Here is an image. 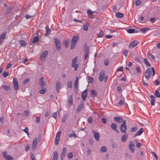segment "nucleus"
Listing matches in <instances>:
<instances>
[{"instance_id":"1","label":"nucleus","mask_w":160,"mask_h":160,"mask_svg":"<svg viewBox=\"0 0 160 160\" xmlns=\"http://www.w3.org/2000/svg\"><path fill=\"white\" fill-rule=\"evenodd\" d=\"M152 72L153 76H154L155 72L154 68L153 67L152 68V69L149 68L147 69L144 74L145 77L147 79H148L151 76Z\"/></svg>"},{"instance_id":"2","label":"nucleus","mask_w":160,"mask_h":160,"mask_svg":"<svg viewBox=\"0 0 160 160\" xmlns=\"http://www.w3.org/2000/svg\"><path fill=\"white\" fill-rule=\"evenodd\" d=\"M41 139V136L39 135L38 137H36L33 140L32 143V148L35 149L37 145V140L38 142H40Z\"/></svg>"},{"instance_id":"3","label":"nucleus","mask_w":160,"mask_h":160,"mask_svg":"<svg viewBox=\"0 0 160 160\" xmlns=\"http://www.w3.org/2000/svg\"><path fill=\"white\" fill-rule=\"evenodd\" d=\"M126 121L124 120L123 122L122 123L120 126V130L121 132L123 133H126V130L127 129V126L126 125Z\"/></svg>"},{"instance_id":"4","label":"nucleus","mask_w":160,"mask_h":160,"mask_svg":"<svg viewBox=\"0 0 160 160\" xmlns=\"http://www.w3.org/2000/svg\"><path fill=\"white\" fill-rule=\"evenodd\" d=\"M78 57H76L75 58H73L72 60V67L74 69L75 71H76L78 68V65L77 63Z\"/></svg>"},{"instance_id":"5","label":"nucleus","mask_w":160,"mask_h":160,"mask_svg":"<svg viewBox=\"0 0 160 160\" xmlns=\"http://www.w3.org/2000/svg\"><path fill=\"white\" fill-rule=\"evenodd\" d=\"M48 53V52L47 51L42 52L41 53L40 56V58L42 61L45 60L46 59L45 58L47 57Z\"/></svg>"},{"instance_id":"6","label":"nucleus","mask_w":160,"mask_h":160,"mask_svg":"<svg viewBox=\"0 0 160 160\" xmlns=\"http://www.w3.org/2000/svg\"><path fill=\"white\" fill-rule=\"evenodd\" d=\"M61 133V132L59 131L56 134V137L54 141V143L56 145H57L58 144Z\"/></svg>"},{"instance_id":"7","label":"nucleus","mask_w":160,"mask_h":160,"mask_svg":"<svg viewBox=\"0 0 160 160\" xmlns=\"http://www.w3.org/2000/svg\"><path fill=\"white\" fill-rule=\"evenodd\" d=\"M138 43V41L134 40L130 43L128 46L129 48L131 49H132L135 47L137 45Z\"/></svg>"},{"instance_id":"8","label":"nucleus","mask_w":160,"mask_h":160,"mask_svg":"<svg viewBox=\"0 0 160 160\" xmlns=\"http://www.w3.org/2000/svg\"><path fill=\"white\" fill-rule=\"evenodd\" d=\"M135 146L132 141L129 142V148L132 153H133L134 151Z\"/></svg>"},{"instance_id":"9","label":"nucleus","mask_w":160,"mask_h":160,"mask_svg":"<svg viewBox=\"0 0 160 160\" xmlns=\"http://www.w3.org/2000/svg\"><path fill=\"white\" fill-rule=\"evenodd\" d=\"M13 83L15 89L16 90H18V85L16 78L15 77L13 78Z\"/></svg>"},{"instance_id":"10","label":"nucleus","mask_w":160,"mask_h":160,"mask_svg":"<svg viewBox=\"0 0 160 160\" xmlns=\"http://www.w3.org/2000/svg\"><path fill=\"white\" fill-rule=\"evenodd\" d=\"M105 72L104 70H102L100 73L99 77V80L100 81H102L105 77Z\"/></svg>"},{"instance_id":"11","label":"nucleus","mask_w":160,"mask_h":160,"mask_svg":"<svg viewBox=\"0 0 160 160\" xmlns=\"http://www.w3.org/2000/svg\"><path fill=\"white\" fill-rule=\"evenodd\" d=\"M73 99L72 97V95H69L68 97V106H70L72 105L73 104Z\"/></svg>"},{"instance_id":"12","label":"nucleus","mask_w":160,"mask_h":160,"mask_svg":"<svg viewBox=\"0 0 160 160\" xmlns=\"http://www.w3.org/2000/svg\"><path fill=\"white\" fill-rule=\"evenodd\" d=\"M61 86V83L57 81L56 82V91L57 92L59 91V89Z\"/></svg>"},{"instance_id":"13","label":"nucleus","mask_w":160,"mask_h":160,"mask_svg":"<svg viewBox=\"0 0 160 160\" xmlns=\"http://www.w3.org/2000/svg\"><path fill=\"white\" fill-rule=\"evenodd\" d=\"M87 89L84 90L82 94V98L83 100H85L87 96Z\"/></svg>"},{"instance_id":"14","label":"nucleus","mask_w":160,"mask_h":160,"mask_svg":"<svg viewBox=\"0 0 160 160\" xmlns=\"http://www.w3.org/2000/svg\"><path fill=\"white\" fill-rule=\"evenodd\" d=\"M66 152L67 148H64L62 149V153L61 155V158L62 160L63 159Z\"/></svg>"},{"instance_id":"15","label":"nucleus","mask_w":160,"mask_h":160,"mask_svg":"<svg viewBox=\"0 0 160 160\" xmlns=\"http://www.w3.org/2000/svg\"><path fill=\"white\" fill-rule=\"evenodd\" d=\"M93 133L94 134V137L97 141L99 140V134L98 132H96L94 131H92Z\"/></svg>"},{"instance_id":"16","label":"nucleus","mask_w":160,"mask_h":160,"mask_svg":"<svg viewBox=\"0 0 160 160\" xmlns=\"http://www.w3.org/2000/svg\"><path fill=\"white\" fill-rule=\"evenodd\" d=\"M84 106V105L82 103L81 104L78 105L76 109L77 113L79 112L83 108Z\"/></svg>"},{"instance_id":"17","label":"nucleus","mask_w":160,"mask_h":160,"mask_svg":"<svg viewBox=\"0 0 160 160\" xmlns=\"http://www.w3.org/2000/svg\"><path fill=\"white\" fill-rule=\"evenodd\" d=\"M114 119L115 121L118 123H121L123 122L122 118L120 117H114Z\"/></svg>"},{"instance_id":"18","label":"nucleus","mask_w":160,"mask_h":160,"mask_svg":"<svg viewBox=\"0 0 160 160\" xmlns=\"http://www.w3.org/2000/svg\"><path fill=\"white\" fill-rule=\"evenodd\" d=\"M150 97L151 99L150 102L152 106L154 105L155 101V97L152 95H150Z\"/></svg>"},{"instance_id":"19","label":"nucleus","mask_w":160,"mask_h":160,"mask_svg":"<svg viewBox=\"0 0 160 160\" xmlns=\"http://www.w3.org/2000/svg\"><path fill=\"white\" fill-rule=\"evenodd\" d=\"M144 130L142 128H141L134 135V137H136V136H139L141 135L142 133L143 132Z\"/></svg>"},{"instance_id":"20","label":"nucleus","mask_w":160,"mask_h":160,"mask_svg":"<svg viewBox=\"0 0 160 160\" xmlns=\"http://www.w3.org/2000/svg\"><path fill=\"white\" fill-rule=\"evenodd\" d=\"M79 36L78 35L74 36L72 38L71 41L73 42L77 43V42L79 39Z\"/></svg>"},{"instance_id":"21","label":"nucleus","mask_w":160,"mask_h":160,"mask_svg":"<svg viewBox=\"0 0 160 160\" xmlns=\"http://www.w3.org/2000/svg\"><path fill=\"white\" fill-rule=\"evenodd\" d=\"M111 127L113 130L115 131L118 133V130L117 129V125L116 124L112 123L111 125Z\"/></svg>"},{"instance_id":"22","label":"nucleus","mask_w":160,"mask_h":160,"mask_svg":"<svg viewBox=\"0 0 160 160\" xmlns=\"http://www.w3.org/2000/svg\"><path fill=\"white\" fill-rule=\"evenodd\" d=\"M78 77H77L74 82V87L76 89L78 88Z\"/></svg>"},{"instance_id":"23","label":"nucleus","mask_w":160,"mask_h":160,"mask_svg":"<svg viewBox=\"0 0 160 160\" xmlns=\"http://www.w3.org/2000/svg\"><path fill=\"white\" fill-rule=\"evenodd\" d=\"M128 136L127 134H125L123 135L121 138L122 141L123 142H125L126 141V139L128 138Z\"/></svg>"},{"instance_id":"24","label":"nucleus","mask_w":160,"mask_h":160,"mask_svg":"<svg viewBox=\"0 0 160 160\" xmlns=\"http://www.w3.org/2000/svg\"><path fill=\"white\" fill-rule=\"evenodd\" d=\"M43 80V78L42 77H41L39 80V84L41 87H42L44 85Z\"/></svg>"},{"instance_id":"25","label":"nucleus","mask_w":160,"mask_h":160,"mask_svg":"<svg viewBox=\"0 0 160 160\" xmlns=\"http://www.w3.org/2000/svg\"><path fill=\"white\" fill-rule=\"evenodd\" d=\"M58 152L57 151H55L53 153V156L52 160H58Z\"/></svg>"},{"instance_id":"26","label":"nucleus","mask_w":160,"mask_h":160,"mask_svg":"<svg viewBox=\"0 0 160 160\" xmlns=\"http://www.w3.org/2000/svg\"><path fill=\"white\" fill-rule=\"evenodd\" d=\"M97 93L94 90H92L91 91V95L92 97H94L97 95Z\"/></svg>"},{"instance_id":"27","label":"nucleus","mask_w":160,"mask_h":160,"mask_svg":"<svg viewBox=\"0 0 160 160\" xmlns=\"http://www.w3.org/2000/svg\"><path fill=\"white\" fill-rule=\"evenodd\" d=\"M51 31V29L49 28V27L48 26H47L46 27V36H48V35H49Z\"/></svg>"},{"instance_id":"28","label":"nucleus","mask_w":160,"mask_h":160,"mask_svg":"<svg viewBox=\"0 0 160 160\" xmlns=\"http://www.w3.org/2000/svg\"><path fill=\"white\" fill-rule=\"evenodd\" d=\"M68 116V114H64L62 119V122L63 123H64L66 121V120Z\"/></svg>"},{"instance_id":"29","label":"nucleus","mask_w":160,"mask_h":160,"mask_svg":"<svg viewBox=\"0 0 160 160\" xmlns=\"http://www.w3.org/2000/svg\"><path fill=\"white\" fill-rule=\"evenodd\" d=\"M6 34V32H3L0 36V39L3 40L5 37Z\"/></svg>"},{"instance_id":"30","label":"nucleus","mask_w":160,"mask_h":160,"mask_svg":"<svg viewBox=\"0 0 160 160\" xmlns=\"http://www.w3.org/2000/svg\"><path fill=\"white\" fill-rule=\"evenodd\" d=\"M115 15L117 18H121L123 17V14L122 13L118 12Z\"/></svg>"},{"instance_id":"31","label":"nucleus","mask_w":160,"mask_h":160,"mask_svg":"<svg viewBox=\"0 0 160 160\" xmlns=\"http://www.w3.org/2000/svg\"><path fill=\"white\" fill-rule=\"evenodd\" d=\"M39 40V38L38 37L36 36L33 38L32 42L33 43H35L36 42H38Z\"/></svg>"},{"instance_id":"32","label":"nucleus","mask_w":160,"mask_h":160,"mask_svg":"<svg viewBox=\"0 0 160 160\" xmlns=\"http://www.w3.org/2000/svg\"><path fill=\"white\" fill-rule=\"evenodd\" d=\"M150 29V28H141L140 29V30L141 32H142L143 33H145L148 30Z\"/></svg>"},{"instance_id":"33","label":"nucleus","mask_w":160,"mask_h":160,"mask_svg":"<svg viewBox=\"0 0 160 160\" xmlns=\"http://www.w3.org/2000/svg\"><path fill=\"white\" fill-rule=\"evenodd\" d=\"M73 132H74L73 133L70 134L69 135V137H74L75 138H77L78 137H77L76 133L75 132H74L73 131Z\"/></svg>"},{"instance_id":"34","label":"nucleus","mask_w":160,"mask_h":160,"mask_svg":"<svg viewBox=\"0 0 160 160\" xmlns=\"http://www.w3.org/2000/svg\"><path fill=\"white\" fill-rule=\"evenodd\" d=\"M20 43L21 47H25L27 44L26 42L23 40H21Z\"/></svg>"},{"instance_id":"35","label":"nucleus","mask_w":160,"mask_h":160,"mask_svg":"<svg viewBox=\"0 0 160 160\" xmlns=\"http://www.w3.org/2000/svg\"><path fill=\"white\" fill-rule=\"evenodd\" d=\"M103 35V32L102 30H101L100 32L99 33H98L97 34L98 37L99 38L102 37Z\"/></svg>"},{"instance_id":"36","label":"nucleus","mask_w":160,"mask_h":160,"mask_svg":"<svg viewBox=\"0 0 160 160\" xmlns=\"http://www.w3.org/2000/svg\"><path fill=\"white\" fill-rule=\"evenodd\" d=\"M131 55L132 56V58L134 59L136 61L138 62H139V60L137 56L136 55V56H134L132 54Z\"/></svg>"},{"instance_id":"37","label":"nucleus","mask_w":160,"mask_h":160,"mask_svg":"<svg viewBox=\"0 0 160 160\" xmlns=\"http://www.w3.org/2000/svg\"><path fill=\"white\" fill-rule=\"evenodd\" d=\"M88 15L89 17H91L92 15V12L90 9H88L87 10V11Z\"/></svg>"},{"instance_id":"38","label":"nucleus","mask_w":160,"mask_h":160,"mask_svg":"<svg viewBox=\"0 0 160 160\" xmlns=\"http://www.w3.org/2000/svg\"><path fill=\"white\" fill-rule=\"evenodd\" d=\"M128 33H134L136 32L135 30L133 29H129L127 30Z\"/></svg>"},{"instance_id":"39","label":"nucleus","mask_w":160,"mask_h":160,"mask_svg":"<svg viewBox=\"0 0 160 160\" xmlns=\"http://www.w3.org/2000/svg\"><path fill=\"white\" fill-rule=\"evenodd\" d=\"M138 129V127L137 126H135L131 128V129L130 131L131 132H134L136 130H137Z\"/></svg>"},{"instance_id":"40","label":"nucleus","mask_w":160,"mask_h":160,"mask_svg":"<svg viewBox=\"0 0 160 160\" xmlns=\"http://www.w3.org/2000/svg\"><path fill=\"white\" fill-rule=\"evenodd\" d=\"M144 63L148 66L150 67V64L148 62L146 58L144 59Z\"/></svg>"},{"instance_id":"41","label":"nucleus","mask_w":160,"mask_h":160,"mask_svg":"<svg viewBox=\"0 0 160 160\" xmlns=\"http://www.w3.org/2000/svg\"><path fill=\"white\" fill-rule=\"evenodd\" d=\"M5 158L7 160H14L13 158L9 155H8Z\"/></svg>"},{"instance_id":"42","label":"nucleus","mask_w":160,"mask_h":160,"mask_svg":"<svg viewBox=\"0 0 160 160\" xmlns=\"http://www.w3.org/2000/svg\"><path fill=\"white\" fill-rule=\"evenodd\" d=\"M76 43L75 42H73L71 41V49H73L76 46Z\"/></svg>"},{"instance_id":"43","label":"nucleus","mask_w":160,"mask_h":160,"mask_svg":"<svg viewBox=\"0 0 160 160\" xmlns=\"http://www.w3.org/2000/svg\"><path fill=\"white\" fill-rule=\"evenodd\" d=\"M106 150H107L106 147L105 146H103L101 148L100 151L101 152H105L106 151Z\"/></svg>"},{"instance_id":"44","label":"nucleus","mask_w":160,"mask_h":160,"mask_svg":"<svg viewBox=\"0 0 160 160\" xmlns=\"http://www.w3.org/2000/svg\"><path fill=\"white\" fill-rule=\"evenodd\" d=\"M128 51L127 50L125 49L123 50V54L126 57L127 56L128 54Z\"/></svg>"},{"instance_id":"45","label":"nucleus","mask_w":160,"mask_h":160,"mask_svg":"<svg viewBox=\"0 0 160 160\" xmlns=\"http://www.w3.org/2000/svg\"><path fill=\"white\" fill-rule=\"evenodd\" d=\"M3 88L7 91L8 90L10 89V86H9L6 85L4 86L3 87Z\"/></svg>"},{"instance_id":"46","label":"nucleus","mask_w":160,"mask_h":160,"mask_svg":"<svg viewBox=\"0 0 160 160\" xmlns=\"http://www.w3.org/2000/svg\"><path fill=\"white\" fill-rule=\"evenodd\" d=\"M149 58L152 59H154L155 58V57L151 53H149L148 54Z\"/></svg>"},{"instance_id":"47","label":"nucleus","mask_w":160,"mask_h":160,"mask_svg":"<svg viewBox=\"0 0 160 160\" xmlns=\"http://www.w3.org/2000/svg\"><path fill=\"white\" fill-rule=\"evenodd\" d=\"M83 29L85 31H87L88 30V26L87 24L83 25Z\"/></svg>"},{"instance_id":"48","label":"nucleus","mask_w":160,"mask_h":160,"mask_svg":"<svg viewBox=\"0 0 160 160\" xmlns=\"http://www.w3.org/2000/svg\"><path fill=\"white\" fill-rule=\"evenodd\" d=\"M22 131L26 133L28 137L29 136V134L28 132V127H26L25 129L22 130Z\"/></svg>"},{"instance_id":"49","label":"nucleus","mask_w":160,"mask_h":160,"mask_svg":"<svg viewBox=\"0 0 160 160\" xmlns=\"http://www.w3.org/2000/svg\"><path fill=\"white\" fill-rule=\"evenodd\" d=\"M88 51L85 52V55L84 56V58L85 60H86V59H87V58H88Z\"/></svg>"},{"instance_id":"50","label":"nucleus","mask_w":160,"mask_h":160,"mask_svg":"<svg viewBox=\"0 0 160 160\" xmlns=\"http://www.w3.org/2000/svg\"><path fill=\"white\" fill-rule=\"evenodd\" d=\"M30 157L31 160H35L34 155L32 153H30Z\"/></svg>"},{"instance_id":"51","label":"nucleus","mask_w":160,"mask_h":160,"mask_svg":"<svg viewBox=\"0 0 160 160\" xmlns=\"http://www.w3.org/2000/svg\"><path fill=\"white\" fill-rule=\"evenodd\" d=\"M54 42L55 45L60 44L59 41L57 38L54 39Z\"/></svg>"},{"instance_id":"52","label":"nucleus","mask_w":160,"mask_h":160,"mask_svg":"<svg viewBox=\"0 0 160 160\" xmlns=\"http://www.w3.org/2000/svg\"><path fill=\"white\" fill-rule=\"evenodd\" d=\"M67 86L68 88H71L72 87V83L71 81H68L67 82Z\"/></svg>"},{"instance_id":"53","label":"nucleus","mask_w":160,"mask_h":160,"mask_svg":"<svg viewBox=\"0 0 160 160\" xmlns=\"http://www.w3.org/2000/svg\"><path fill=\"white\" fill-rule=\"evenodd\" d=\"M155 95L156 97L160 98V93L157 90L155 91Z\"/></svg>"},{"instance_id":"54","label":"nucleus","mask_w":160,"mask_h":160,"mask_svg":"<svg viewBox=\"0 0 160 160\" xmlns=\"http://www.w3.org/2000/svg\"><path fill=\"white\" fill-rule=\"evenodd\" d=\"M151 153L154 157L155 159L157 160L158 158V156L156 155L155 153L154 152H152Z\"/></svg>"},{"instance_id":"55","label":"nucleus","mask_w":160,"mask_h":160,"mask_svg":"<svg viewBox=\"0 0 160 160\" xmlns=\"http://www.w3.org/2000/svg\"><path fill=\"white\" fill-rule=\"evenodd\" d=\"M46 89H42L40 91V93L42 94H43L46 92Z\"/></svg>"},{"instance_id":"56","label":"nucleus","mask_w":160,"mask_h":160,"mask_svg":"<svg viewBox=\"0 0 160 160\" xmlns=\"http://www.w3.org/2000/svg\"><path fill=\"white\" fill-rule=\"evenodd\" d=\"M64 45L66 48H67L68 46V42L67 41H65L64 42Z\"/></svg>"},{"instance_id":"57","label":"nucleus","mask_w":160,"mask_h":160,"mask_svg":"<svg viewBox=\"0 0 160 160\" xmlns=\"http://www.w3.org/2000/svg\"><path fill=\"white\" fill-rule=\"evenodd\" d=\"M141 3V2L140 0H137L135 2V4L137 6L139 5Z\"/></svg>"},{"instance_id":"58","label":"nucleus","mask_w":160,"mask_h":160,"mask_svg":"<svg viewBox=\"0 0 160 160\" xmlns=\"http://www.w3.org/2000/svg\"><path fill=\"white\" fill-rule=\"evenodd\" d=\"M3 75L5 78L7 77L8 75H9V73L8 72H4L3 73Z\"/></svg>"},{"instance_id":"59","label":"nucleus","mask_w":160,"mask_h":160,"mask_svg":"<svg viewBox=\"0 0 160 160\" xmlns=\"http://www.w3.org/2000/svg\"><path fill=\"white\" fill-rule=\"evenodd\" d=\"M92 121V118L91 117H88V122L89 123H91Z\"/></svg>"},{"instance_id":"60","label":"nucleus","mask_w":160,"mask_h":160,"mask_svg":"<svg viewBox=\"0 0 160 160\" xmlns=\"http://www.w3.org/2000/svg\"><path fill=\"white\" fill-rule=\"evenodd\" d=\"M124 104V102L122 100H120L118 102V104L122 105Z\"/></svg>"},{"instance_id":"61","label":"nucleus","mask_w":160,"mask_h":160,"mask_svg":"<svg viewBox=\"0 0 160 160\" xmlns=\"http://www.w3.org/2000/svg\"><path fill=\"white\" fill-rule=\"evenodd\" d=\"M12 66V64L11 63L8 64L6 67V68L7 69H9Z\"/></svg>"},{"instance_id":"62","label":"nucleus","mask_w":160,"mask_h":160,"mask_svg":"<svg viewBox=\"0 0 160 160\" xmlns=\"http://www.w3.org/2000/svg\"><path fill=\"white\" fill-rule=\"evenodd\" d=\"M33 17V16H30L28 15H26L25 16V17L27 19H30L31 18Z\"/></svg>"},{"instance_id":"63","label":"nucleus","mask_w":160,"mask_h":160,"mask_svg":"<svg viewBox=\"0 0 160 160\" xmlns=\"http://www.w3.org/2000/svg\"><path fill=\"white\" fill-rule=\"evenodd\" d=\"M68 157L69 158H71L72 157V153H69L68 155Z\"/></svg>"},{"instance_id":"64","label":"nucleus","mask_w":160,"mask_h":160,"mask_svg":"<svg viewBox=\"0 0 160 160\" xmlns=\"http://www.w3.org/2000/svg\"><path fill=\"white\" fill-rule=\"evenodd\" d=\"M57 112H54L52 114V117L54 118L55 119L57 117Z\"/></svg>"}]
</instances>
